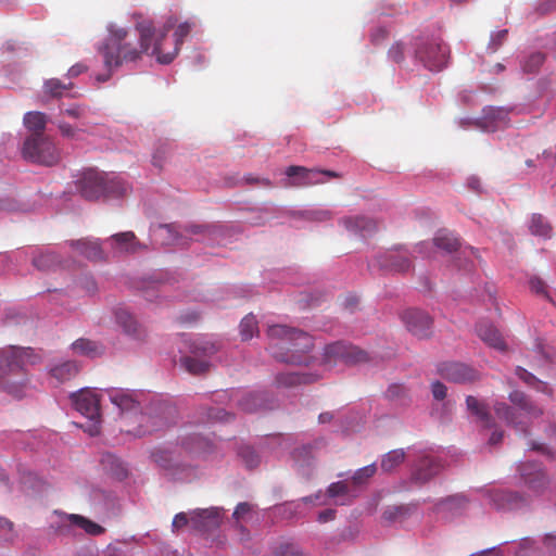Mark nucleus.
Wrapping results in <instances>:
<instances>
[{
  "mask_svg": "<svg viewBox=\"0 0 556 556\" xmlns=\"http://www.w3.org/2000/svg\"><path fill=\"white\" fill-rule=\"evenodd\" d=\"M135 29L137 31L135 38L138 40V43L134 42L132 35L127 28L116 24L109 25V36L98 49L103 58L108 73L99 74L97 76L98 81H108L113 70L122 66L124 63L140 60L142 54L149 53V51L152 52L154 43V25L152 21H138Z\"/></svg>",
  "mask_w": 556,
  "mask_h": 556,
  "instance_id": "obj_1",
  "label": "nucleus"
},
{
  "mask_svg": "<svg viewBox=\"0 0 556 556\" xmlns=\"http://www.w3.org/2000/svg\"><path fill=\"white\" fill-rule=\"evenodd\" d=\"M106 392L112 404L122 413H141L140 435L168 426L175 414V407L169 402L142 390L111 388Z\"/></svg>",
  "mask_w": 556,
  "mask_h": 556,
  "instance_id": "obj_2",
  "label": "nucleus"
},
{
  "mask_svg": "<svg viewBox=\"0 0 556 556\" xmlns=\"http://www.w3.org/2000/svg\"><path fill=\"white\" fill-rule=\"evenodd\" d=\"M315 350H276L273 357L279 362L291 366H309L316 363L326 368L336 366H356L363 364L379 365L384 356L372 350H323L320 357L311 354ZM319 352L320 350H316Z\"/></svg>",
  "mask_w": 556,
  "mask_h": 556,
  "instance_id": "obj_3",
  "label": "nucleus"
},
{
  "mask_svg": "<svg viewBox=\"0 0 556 556\" xmlns=\"http://www.w3.org/2000/svg\"><path fill=\"white\" fill-rule=\"evenodd\" d=\"M513 406L503 402L494 404V410L498 418L506 421L518 432L527 435L533 419L539 418L543 410L534 404L523 392L515 390L509 393Z\"/></svg>",
  "mask_w": 556,
  "mask_h": 556,
  "instance_id": "obj_4",
  "label": "nucleus"
},
{
  "mask_svg": "<svg viewBox=\"0 0 556 556\" xmlns=\"http://www.w3.org/2000/svg\"><path fill=\"white\" fill-rule=\"evenodd\" d=\"M76 185L86 200L119 198L128 191V185L122 178L93 168L84 170Z\"/></svg>",
  "mask_w": 556,
  "mask_h": 556,
  "instance_id": "obj_5",
  "label": "nucleus"
},
{
  "mask_svg": "<svg viewBox=\"0 0 556 556\" xmlns=\"http://www.w3.org/2000/svg\"><path fill=\"white\" fill-rule=\"evenodd\" d=\"M177 20L169 16L164 23L162 29L157 33L154 30V43L152 49V55H154L157 62L162 64L170 63L178 54L180 46L184 39L189 35L193 27V23L185 22L177 26L174 33V42L170 45V49L166 48V36L167 33L175 27Z\"/></svg>",
  "mask_w": 556,
  "mask_h": 556,
  "instance_id": "obj_6",
  "label": "nucleus"
},
{
  "mask_svg": "<svg viewBox=\"0 0 556 556\" xmlns=\"http://www.w3.org/2000/svg\"><path fill=\"white\" fill-rule=\"evenodd\" d=\"M22 156L35 164L53 166L60 162L61 153L49 136H28L22 147Z\"/></svg>",
  "mask_w": 556,
  "mask_h": 556,
  "instance_id": "obj_7",
  "label": "nucleus"
},
{
  "mask_svg": "<svg viewBox=\"0 0 556 556\" xmlns=\"http://www.w3.org/2000/svg\"><path fill=\"white\" fill-rule=\"evenodd\" d=\"M151 458L168 477L176 481L191 482L201 473L197 464L184 463L168 450L157 448L152 452Z\"/></svg>",
  "mask_w": 556,
  "mask_h": 556,
  "instance_id": "obj_8",
  "label": "nucleus"
},
{
  "mask_svg": "<svg viewBox=\"0 0 556 556\" xmlns=\"http://www.w3.org/2000/svg\"><path fill=\"white\" fill-rule=\"evenodd\" d=\"M488 497L492 507L503 513H526L533 507V497L519 491L491 490Z\"/></svg>",
  "mask_w": 556,
  "mask_h": 556,
  "instance_id": "obj_9",
  "label": "nucleus"
},
{
  "mask_svg": "<svg viewBox=\"0 0 556 556\" xmlns=\"http://www.w3.org/2000/svg\"><path fill=\"white\" fill-rule=\"evenodd\" d=\"M71 400L77 412L89 420L86 431L90 435L100 432V401L96 393L88 388H83L71 394Z\"/></svg>",
  "mask_w": 556,
  "mask_h": 556,
  "instance_id": "obj_10",
  "label": "nucleus"
},
{
  "mask_svg": "<svg viewBox=\"0 0 556 556\" xmlns=\"http://www.w3.org/2000/svg\"><path fill=\"white\" fill-rule=\"evenodd\" d=\"M219 350H179L178 358L174 362L180 369L191 375H201L210 370L216 361Z\"/></svg>",
  "mask_w": 556,
  "mask_h": 556,
  "instance_id": "obj_11",
  "label": "nucleus"
},
{
  "mask_svg": "<svg viewBox=\"0 0 556 556\" xmlns=\"http://www.w3.org/2000/svg\"><path fill=\"white\" fill-rule=\"evenodd\" d=\"M415 54L426 68L439 72L446 66L450 50L442 42L426 41L417 47Z\"/></svg>",
  "mask_w": 556,
  "mask_h": 556,
  "instance_id": "obj_12",
  "label": "nucleus"
},
{
  "mask_svg": "<svg viewBox=\"0 0 556 556\" xmlns=\"http://www.w3.org/2000/svg\"><path fill=\"white\" fill-rule=\"evenodd\" d=\"M523 484L531 491L533 503L549 488V480L540 464L535 462L521 463L518 467Z\"/></svg>",
  "mask_w": 556,
  "mask_h": 556,
  "instance_id": "obj_13",
  "label": "nucleus"
},
{
  "mask_svg": "<svg viewBox=\"0 0 556 556\" xmlns=\"http://www.w3.org/2000/svg\"><path fill=\"white\" fill-rule=\"evenodd\" d=\"M33 352L34 350H2L0 353V384L5 376L24 369L27 363H38L39 357Z\"/></svg>",
  "mask_w": 556,
  "mask_h": 556,
  "instance_id": "obj_14",
  "label": "nucleus"
},
{
  "mask_svg": "<svg viewBox=\"0 0 556 556\" xmlns=\"http://www.w3.org/2000/svg\"><path fill=\"white\" fill-rule=\"evenodd\" d=\"M224 508L210 507L190 510V528L192 531L206 534L217 530L223 521Z\"/></svg>",
  "mask_w": 556,
  "mask_h": 556,
  "instance_id": "obj_15",
  "label": "nucleus"
},
{
  "mask_svg": "<svg viewBox=\"0 0 556 556\" xmlns=\"http://www.w3.org/2000/svg\"><path fill=\"white\" fill-rule=\"evenodd\" d=\"M286 175L292 180L287 184V186L291 187H307L318 184H324L325 180L321 179V176H327L329 178H339L341 175L333 170L328 169H317V168H306L303 166L291 165L286 169Z\"/></svg>",
  "mask_w": 556,
  "mask_h": 556,
  "instance_id": "obj_16",
  "label": "nucleus"
},
{
  "mask_svg": "<svg viewBox=\"0 0 556 556\" xmlns=\"http://www.w3.org/2000/svg\"><path fill=\"white\" fill-rule=\"evenodd\" d=\"M513 109L486 106L482 111L481 117L476 122V125L484 131L494 132L509 126V114Z\"/></svg>",
  "mask_w": 556,
  "mask_h": 556,
  "instance_id": "obj_17",
  "label": "nucleus"
},
{
  "mask_svg": "<svg viewBox=\"0 0 556 556\" xmlns=\"http://www.w3.org/2000/svg\"><path fill=\"white\" fill-rule=\"evenodd\" d=\"M437 370L442 378L455 383L472 382L479 377V372L475 368L459 362L440 363Z\"/></svg>",
  "mask_w": 556,
  "mask_h": 556,
  "instance_id": "obj_18",
  "label": "nucleus"
},
{
  "mask_svg": "<svg viewBox=\"0 0 556 556\" xmlns=\"http://www.w3.org/2000/svg\"><path fill=\"white\" fill-rule=\"evenodd\" d=\"M402 320L407 330L416 337L426 338L430 336L433 320L431 316L418 308H409L402 315Z\"/></svg>",
  "mask_w": 556,
  "mask_h": 556,
  "instance_id": "obj_19",
  "label": "nucleus"
},
{
  "mask_svg": "<svg viewBox=\"0 0 556 556\" xmlns=\"http://www.w3.org/2000/svg\"><path fill=\"white\" fill-rule=\"evenodd\" d=\"M238 407L247 413H255L263 409H273L276 405L275 397L266 390L249 391L237 400Z\"/></svg>",
  "mask_w": 556,
  "mask_h": 556,
  "instance_id": "obj_20",
  "label": "nucleus"
},
{
  "mask_svg": "<svg viewBox=\"0 0 556 556\" xmlns=\"http://www.w3.org/2000/svg\"><path fill=\"white\" fill-rule=\"evenodd\" d=\"M71 527L83 529L87 534L100 535L104 533L105 529L96 523L94 521L76 514H62L60 515V522L55 527L59 534H65L70 531Z\"/></svg>",
  "mask_w": 556,
  "mask_h": 556,
  "instance_id": "obj_21",
  "label": "nucleus"
},
{
  "mask_svg": "<svg viewBox=\"0 0 556 556\" xmlns=\"http://www.w3.org/2000/svg\"><path fill=\"white\" fill-rule=\"evenodd\" d=\"M267 336L270 339L291 342L299 348H309L313 345L311 336L307 332L286 325L278 324L269 326L267 329Z\"/></svg>",
  "mask_w": 556,
  "mask_h": 556,
  "instance_id": "obj_22",
  "label": "nucleus"
},
{
  "mask_svg": "<svg viewBox=\"0 0 556 556\" xmlns=\"http://www.w3.org/2000/svg\"><path fill=\"white\" fill-rule=\"evenodd\" d=\"M469 504V500L464 494H454L440 500L435 504V511L445 519H453L462 516Z\"/></svg>",
  "mask_w": 556,
  "mask_h": 556,
  "instance_id": "obj_23",
  "label": "nucleus"
},
{
  "mask_svg": "<svg viewBox=\"0 0 556 556\" xmlns=\"http://www.w3.org/2000/svg\"><path fill=\"white\" fill-rule=\"evenodd\" d=\"M181 450L189 455L200 456L211 451L212 442L199 432H185L179 437Z\"/></svg>",
  "mask_w": 556,
  "mask_h": 556,
  "instance_id": "obj_24",
  "label": "nucleus"
},
{
  "mask_svg": "<svg viewBox=\"0 0 556 556\" xmlns=\"http://www.w3.org/2000/svg\"><path fill=\"white\" fill-rule=\"evenodd\" d=\"M441 470V463L439 459L429 455H421L415 464L412 479L413 481L422 484L431 480Z\"/></svg>",
  "mask_w": 556,
  "mask_h": 556,
  "instance_id": "obj_25",
  "label": "nucleus"
},
{
  "mask_svg": "<svg viewBox=\"0 0 556 556\" xmlns=\"http://www.w3.org/2000/svg\"><path fill=\"white\" fill-rule=\"evenodd\" d=\"M377 261L381 268L396 273H404L412 265L406 253L399 250H390L379 255Z\"/></svg>",
  "mask_w": 556,
  "mask_h": 556,
  "instance_id": "obj_26",
  "label": "nucleus"
},
{
  "mask_svg": "<svg viewBox=\"0 0 556 556\" xmlns=\"http://www.w3.org/2000/svg\"><path fill=\"white\" fill-rule=\"evenodd\" d=\"M292 458L299 475L305 479H311L314 469V456L312 445L306 444L292 452Z\"/></svg>",
  "mask_w": 556,
  "mask_h": 556,
  "instance_id": "obj_27",
  "label": "nucleus"
},
{
  "mask_svg": "<svg viewBox=\"0 0 556 556\" xmlns=\"http://www.w3.org/2000/svg\"><path fill=\"white\" fill-rule=\"evenodd\" d=\"M384 397L397 408H407L413 402L410 390L402 383L390 384Z\"/></svg>",
  "mask_w": 556,
  "mask_h": 556,
  "instance_id": "obj_28",
  "label": "nucleus"
},
{
  "mask_svg": "<svg viewBox=\"0 0 556 556\" xmlns=\"http://www.w3.org/2000/svg\"><path fill=\"white\" fill-rule=\"evenodd\" d=\"M342 224L349 231L364 238L372 235L378 228L374 219L364 216L343 218Z\"/></svg>",
  "mask_w": 556,
  "mask_h": 556,
  "instance_id": "obj_29",
  "label": "nucleus"
},
{
  "mask_svg": "<svg viewBox=\"0 0 556 556\" xmlns=\"http://www.w3.org/2000/svg\"><path fill=\"white\" fill-rule=\"evenodd\" d=\"M467 409L477 417L484 428H493L494 420L488 410V405L472 395L466 397Z\"/></svg>",
  "mask_w": 556,
  "mask_h": 556,
  "instance_id": "obj_30",
  "label": "nucleus"
},
{
  "mask_svg": "<svg viewBox=\"0 0 556 556\" xmlns=\"http://www.w3.org/2000/svg\"><path fill=\"white\" fill-rule=\"evenodd\" d=\"M111 239L115 243V249L119 252L136 253L141 249H146V245L138 241L132 231L115 233Z\"/></svg>",
  "mask_w": 556,
  "mask_h": 556,
  "instance_id": "obj_31",
  "label": "nucleus"
},
{
  "mask_svg": "<svg viewBox=\"0 0 556 556\" xmlns=\"http://www.w3.org/2000/svg\"><path fill=\"white\" fill-rule=\"evenodd\" d=\"M81 365L75 361H64L50 368V375L59 382H64L76 377Z\"/></svg>",
  "mask_w": 556,
  "mask_h": 556,
  "instance_id": "obj_32",
  "label": "nucleus"
},
{
  "mask_svg": "<svg viewBox=\"0 0 556 556\" xmlns=\"http://www.w3.org/2000/svg\"><path fill=\"white\" fill-rule=\"evenodd\" d=\"M71 245L91 261H101L104 258L103 250L97 240L80 239L73 241Z\"/></svg>",
  "mask_w": 556,
  "mask_h": 556,
  "instance_id": "obj_33",
  "label": "nucleus"
},
{
  "mask_svg": "<svg viewBox=\"0 0 556 556\" xmlns=\"http://www.w3.org/2000/svg\"><path fill=\"white\" fill-rule=\"evenodd\" d=\"M117 324L124 331L135 338H142L146 333L144 329L137 323L135 317L125 309H118L115 314Z\"/></svg>",
  "mask_w": 556,
  "mask_h": 556,
  "instance_id": "obj_34",
  "label": "nucleus"
},
{
  "mask_svg": "<svg viewBox=\"0 0 556 556\" xmlns=\"http://www.w3.org/2000/svg\"><path fill=\"white\" fill-rule=\"evenodd\" d=\"M24 126L31 131L29 136H46L45 129L48 123V116L38 111L28 112L23 118Z\"/></svg>",
  "mask_w": 556,
  "mask_h": 556,
  "instance_id": "obj_35",
  "label": "nucleus"
},
{
  "mask_svg": "<svg viewBox=\"0 0 556 556\" xmlns=\"http://www.w3.org/2000/svg\"><path fill=\"white\" fill-rule=\"evenodd\" d=\"M477 333L489 348H507L497 329L490 324H479Z\"/></svg>",
  "mask_w": 556,
  "mask_h": 556,
  "instance_id": "obj_36",
  "label": "nucleus"
},
{
  "mask_svg": "<svg viewBox=\"0 0 556 556\" xmlns=\"http://www.w3.org/2000/svg\"><path fill=\"white\" fill-rule=\"evenodd\" d=\"M33 265L42 271L54 269L60 265L59 256L52 251L40 252L33 257Z\"/></svg>",
  "mask_w": 556,
  "mask_h": 556,
  "instance_id": "obj_37",
  "label": "nucleus"
},
{
  "mask_svg": "<svg viewBox=\"0 0 556 556\" xmlns=\"http://www.w3.org/2000/svg\"><path fill=\"white\" fill-rule=\"evenodd\" d=\"M350 495V488L348 486L345 481H337L331 484L326 490L327 501L334 500V504L337 505H345L346 502L343 501V497Z\"/></svg>",
  "mask_w": 556,
  "mask_h": 556,
  "instance_id": "obj_38",
  "label": "nucleus"
},
{
  "mask_svg": "<svg viewBox=\"0 0 556 556\" xmlns=\"http://www.w3.org/2000/svg\"><path fill=\"white\" fill-rule=\"evenodd\" d=\"M405 459V451L403 448L392 450L384 454L381 459L380 467L384 472L393 471Z\"/></svg>",
  "mask_w": 556,
  "mask_h": 556,
  "instance_id": "obj_39",
  "label": "nucleus"
},
{
  "mask_svg": "<svg viewBox=\"0 0 556 556\" xmlns=\"http://www.w3.org/2000/svg\"><path fill=\"white\" fill-rule=\"evenodd\" d=\"M414 509H415V507L414 506H409V505L388 506L384 509V511L382 514V517L387 521H391V522L403 521V520H405L412 514V511Z\"/></svg>",
  "mask_w": 556,
  "mask_h": 556,
  "instance_id": "obj_40",
  "label": "nucleus"
},
{
  "mask_svg": "<svg viewBox=\"0 0 556 556\" xmlns=\"http://www.w3.org/2000/svg\"><path fill=\"white\" fill-rule=\"evenodd\" d=\"M529 230L533 236L548 238L552 232V227L543 215L533 214L530 219Z\"/></svg>",
  "mask_w": 556,
  "mask_h": 556,
  "instance_id": "obj_41",
  "label": "nucleus"
},
{
  "mask_svg": "<svg viewBox=\"0 0 556 556\" xmlns=\"http://www.w3.org/2000/svg\"><path fill=\"white\" fill-rule=\"evenodd\" d=\"M72 87V83L64 84L58 78H51L45 81L43 93L51 98L59 99L65 96V92L70 90Z\"/></svg>",
  "mask_w": 556,
  "mask_h": 556,
  "instance_id": "obj_42",
  "label": "nucleus"
},
{
  "mask_svg": "<svg viewBox=\"0 0 556 556\" xmlns=\"http://www.w3.org/2000/svg\"><path fill=\"white\" fill-rule=\"evenodd\" d=\"M240 337L243 342L251 340L258 334V323L253 314L244 316L239 325Z\"/></svg>",
  "mask_w": 556,
  "mask_h": 556,
  "instance_id": "obj_43",
  "label": "nucleus"
},
{
  "mask_svg": "<svg viewBox=\"0 0 556 556\" xmlns=\"http://www.w3.org/2000/svg\"><path fill=\"white\" fill-rule=\"evenodd\" d=\"M434 245L447 252L456 251L459 247V241L452 233L440 231L433 239Z\"/></svg>",
  "mask_w": 556,
  "mask_h": 556,
  "instance_id": "obj_44",
  "label": "nucleus"
},
{
  "mask_svg": "<svg viewBox=\"0 0 556 556\" xmlns=\"http://www.w3.org/2000/svg\"><path fill=\"white\" fill-rule=\"evenodd\" d=\"M516 375L519 379H521L528 386L534 388L539 392L546 393L548 391V387L545 382L539 380L534 375L529 372L522 367L516 368Z\"/></svg>",
  "mask_w": 556,
  "mask_h": 556,
  "instance_id": "obj_45",
  "label": "nucleus"
},
{
  "mask_svg": "<svg viewBox=\"0 0 556 556\" xmlns=\"http://www.w3.org/2000/svg\"><path fill=\"white\" fill-rule=\"evenodd\" d=\"M102 464L104 466H110V470L113 475H115L118 479H123L127 476V469L124 464L114 455L106 454L102 458Z\"/></svg>",
  "mask_w": 556,
  "mask_h": 556,
  "instance_id": "obj_46",
  "label": "nucleus"
},
{
  "mask_svg": "<svg viewBox=\"0 0 556 556\" xmlns=\"http://www.w3.org/2000/svg\"><path fill=\"white\" fill-rule=\"evenodd\" d=\"M376 471L377 467L375 463L357 469L352 476L353 484L357 486L366 484Z\"/></svg>",
  "mask_w": 556,
  "mask_h": 556,
  "instance_id": "obj_47",
  "label": "nucleus"
},
{
  "mask_svg": "<svg viewBox=\"0 0 556 556\" xmlns=\"http://www.w3.org/2000/svg\"><path fill=\"white\" fill-rule=\"evenodd\" d=\"M303 377L298 372H279L275 377V384L278 388H288L301 383Z\"/></svg>",
  "mask_w": 556,
  "mask_h": 556,
  "instance_id": "obj_48",
  "label": "nucleus"
},
{
  "mask_svg": "<svg viewBox=\"0 0 556 556\" xmlns=\"http://www.w3.org/2000/svg\"><path fill=\"white\" fill-rule=\"evenodd\" d=\"M239 456L249 469H253L260 464V456L253 447L245 445L239 448Z\"/></svg>",
  "mask_w": 556,
  "mask_h": 556,
  "instance_id": "obj_49",
  "label": "nucleus"
},
{
  "mask_svg": "<svg viewBox=\"0 0 556 556\" xmlns=\"http://www.w3.org/2000/svg\"><path fill=\"white\" fill-rule=\"evenodd\" d=\"M274 556H306L301 546L295 543H281L274 552Z\"/></svg>",
  "mask_w": 556,
  "mask_h": 556,
  "instance_id": "obj_50",
  "label": "nucleus"
},
{
  "mask_svg": "<svg viewBox=\"0 0 556 556\" xmlns=\"http://www.w3.org/2000/svg\"><path fill=\"white\" fill-rule=\"evenodd\" d=\"M301 504L302 503L300 501L287 502L285 504L277 505L275 509L277 514L283 517L293 518L298 516L299 509L301 508Z\"/></svg>",
  "mask_w": 556,
  "mask_h": 556,
  "instance_id": "obj_51",
  "label": "nucleus"
},
{
  "mask_svg": "<svg viewBox=\"0 0 556 556\" xmlns=\"http://www.w3.org/2000/svg\"><path fill=\"white\" fill-rule=\"evenodd\" d=\"M545 56L541 52L532 53L523 63V71L527 73H535L544 63Z\"/></svg>",
  "mask_w": 556,
  "mask_h": 556,
  "instance_id": "obj_52",
  "label": "nucleus"
},
{
  "mask_svg": "<svg viewBox=\"0 0 556 556\" xmlns=\"http://www.w3.org/2000/svg\"><path fill=\"white\" fill-rule=\"evenodd\" d=\"M0 531L4 536V540L9 542H13L17 536L13 521L3 516H0Z\"/></svg>",
  "mask_w": 556,
  "mask_h": 556,
  "instance_id": "obj_53",
  "label": "nucleus"
},
{
  "mask_svg": "<svg viewBox=\"0 0 556 556\" xmlns=\"http://www.w3.org/2000/svg\"><path fill=\"white\" fill-rule=\"evenodd\" d=\"M233 418V415L226 412L224 408L212 407L207 410V419L211 421H229Z\"/></svg>",
  "mask_w": 556,
  "mask_h": 556,
  "instance_id": "obj_54",
  "label": "nucleus"
},
{
  "mask_svg": "<svg viewBox=\"0 0 556 556\" xmlns=\"http://www.w3.org/2000/svg\"><path fill=\"white\" fill-rule=\"evenodd\" d=\"M162 230H165L168 233L167 243L168 244H179L180 239H182V233L179 230V227L175 224L164 225L160 227Z\"/></svg>",
  "mask_w": 556,
  "mask_h": 556,
  "instance_id": "obj_55",
  "label": "nucleus"
},
{
  "mask_svg": "<svg viewBox=\"0 0 556 556\" xmlns=\"http://www.w3.org/2000/svg\"><path fill=\"white\" fill-rule=\"evenodd\" d=\"M530 289L533 293L538 295H542L548 299L547 286L546 283L539 277H532L529 281Z\"/></svg>",
  "mask_w": 556,
  "mask_h": 556,
  "instance_id": "obj_56",
  "label": "nucleus"
},
{
  "mask_svg": "<svg viewBox=\"0 0 556 556\" xmlns=\"http://www.w3.org/2000/svg\"><path fill=\"white\" fill-rule=\"evenodd\" d=\"M301 503L304 504H313L318 506H326L329 504L327 501L326 493H323L321 491L316 492L315 494L304 496L300 500Z\"/></svg>",
  "mask_w": 556,
  "mask_h": 556,
  "instance_id": "obj_57",
  "label": "nucleus"
},
{
  "mask_svg": "<svg viewBox=\"0 0 556 556\" xmlns=\"http://www.w3.org/2000/svg\"><path fill=\"white\" fill-rule=\"evenodd\" d=\"M186 526H190V511L176 514L172 522L173 531L176 532Z\"/></svg>",
  "mask_w": 556,
  "mask_h": 556,
  "instance_id": "obj_58",
  "label": "nucleus"
},
{
  "mask_svg": "<svg viewBox=\"0 0 556 556\" xmlns=\"http://www.w3.org/2000/svg\"><path fill=\"white\" fill-rule=\"evenodd\" d=\"M389 58L395 63H401L404 61V47L401 42H395L389 49Z\"/></svg>",
  "mask_w": 556,
  "mask_h": 556,
  "instance_id": "obj_59",
  "label": "nucleus"
},
{
  "mask_svg": "<svg viewBox=\"0 0 556 556\" xmlns=\"http://www.w3.org/2000/svg\"><path fill=\"white\" fill-rule=\"evenodd\" d=\"M58 128L64 138L75 139L77 137V134L79 132L78 128L72 126L66 122H59Z\"/></svg>",
  "mask_w": 556,
  "mask_h": 556,
  "instance_id": "obj_60",
  "label": "nucleus"
},
{
  "mask_svg": "<svg viewBox=\"0 0 556 556\" xmlns=\"http://www.w3.org/2000/svg\"><path fill=\"white\" fill-rule=\"evenodd\" d=\"M252 510V505L248 502H241L239 503L236 508H235V511L232 514V518L236 520V521H240L241 519L244 518V516L247 514H249L250 511Z\"/></svg>",
  "mask_w": 556,
  "mask_h": 556,
  "instance_id": "obj_61",
  "label": "nucleus"
},
{
  "mask_svg": "<svg viewBox=\"0 0 556 556\" xmlns=\"http://www.w3.org/2000/svg\"><path fill=\"white\" fill-rule=\"evenodd\" d=\"M431 392L434 400L443 401L446 397L447 389L442 382L437 380L431 383Z\"/></svg>",
  "mask_w": 556,
  "mask_h": 556,
  "instance_id": "obj_62",
  "label": "nucleus"
},
{
  "mask_svg": "<svg viewBox=\"0 0 556 556\" xmlns=\"http://www.w3.org/2000/svg\"><path fill=\"white\" fill-rule=\"evenodd\" d=\"M61 113L71 117V118H75V119H78L80 117L84 116L85 114V108L79 105V104H74L65 110H62L61 109Z\"/></svg>",
  "mask_w": 556,
  "mask_h": 556,
  "instance_id": "obj_63",
  "label": "nucleus"
},
{
  "mask_svg": "<svg viewBox=\"0 0 556 556\" xmlns=\"http://www.w3.org/2000/svg\"><path fill=\"white\" fill-rule=\"evenodd\" d=\"M544 545L551 556H556V534H546Z\"/></svg>",
  "mask_w": 556,
  "mask_h": 556,
  "instance_id": "obj_64",
  "label": "nucleus"
}]
</instances>
